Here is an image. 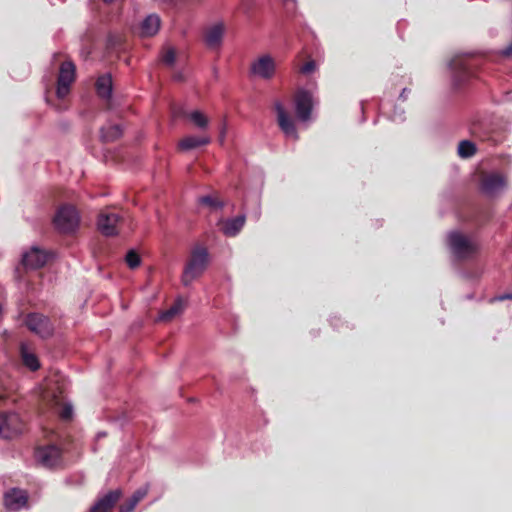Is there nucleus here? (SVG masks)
<instances>
[{"instance_id":"nucleus-1","label":"nucleus","mask_w":512,"mask_h":512,"mask_svg":"<svg viewBox=\"0 0 512 512\" xmlns=\"http://www.w3.org/2000/svg\"><path fill=\"white\" fill-rule=\"evenodd\" d=\"M209 262V254L205 247L197 246L192 249L185 264L181 281L184 286L190 285L206 270Z\"/></svg>"},{"instance_id":"nucleus-2","label":"nucleus","mask_w":512,"mask_h":512,"mask_svg":"<svg viewBox=\"0 0 512 512\" xmlns=\"http://www.w3.org/2000/svg\"><path fill=\"white\" fill-rule=\"evenodd\" d=\"M53 224L56 230L60 233H73L78 229L80 225L79 212L73 205H63L57 210L53 218Z\"/></svg>"},{"instance_id":"nucleus-3","label":"nucleus","mask_w":512,"mask_h":512,"mask_svg":"<svg viewBox=\"0 0 512 512\" xmlns=\"http://www.w3.org/2000/svg\"><path fill=\"white\" fill-rule=\"evenodd\" d=\"M448 243L454 256L458 260L473 257L478 252V244L460 232H451L448 235Z\"/></svg>"},{"instance_id":"nucleus-4","label":"nucleus","mask_w":512,"mask_h":512,"mask_svg":"<svg viewBox=\"0 0 512 512\" xmlns=\"http://www.w3.org/2000/svg\"><path fill=\"white\" fill-rule=\"evenodd\" d=\"M478 66L479 59L473 54L457 55L450 61V67L459 83L472 77Z\"/></svg>"},{"instance_id":"nucleus-5","label":"nucleus","mask_w":512,"mask_h":512,"mask_svg":"<svg viewBox=\"0 0 512 512\" xmlns=\"http://www.w3.org/2000/svg\"><path fill=\"white\" fill-rule=\"evenodd\" d=\"M25 325L29 331L42 339H48L54 335V325L50 318L44 314L36 312L27 314Z\"/></svg>"},{"instance_id":"nucleus-6","label":"nucleus","mask_w":512,"mask_h":512,"mask_svg":"<svg viewBox=\"0 0 512 512\" xmlns=\"http://www.w3.org/2000/svg\"><path fill=\"white\" fill-rule=\"evenodd\" d=\"M34 458L45 468H55L62 462V450L56 445L39 446L34 451Z\"/></svg>"},{"instance_id":"nucleus-7","label":"nucleus","mask_w":512,"mask_h":512,"mask_svg":"<svg viewBox=\"0 0 512 512\" xmlns=\"http://www.w3.org/2000/svg\"><path fill=\"white\" fill-rule=\"evenodd\" d=\"M76 78V66L72 61H65L60 65L57 79L56 94L58 98H64L70 92V87Z\"/></svg>"},{"instance_id":"nucleus-8","label":"nucleus","mask_w":512,"mask_h":512,"mask_svg":"<svg viewBox=\"0 0 512 512\" xmlns=\"http://www.w3.org/2000/svg\"><path fill=\"white\" fill-rule=\"evenodd\" d=\"M24 427L25 424L18 414L0 412V437L14 438L23 432Z\"/></svg>"},{"instance_id":"nucleus-9","label":"nucleus","mask_w":512,"mask_h":512,"mask_svg":"<svg viewBox=\"0 0 512 512\" xmlns=\"http://www.w3.org/2000/svg\"><path fill=\"white\" fill-rule=\"evenodd\" d=\"M296 116L300 121H308L311 116L313 100L312 94L304 89H298L294 95Z\"/></svg>"},{"instance_id":"nucleus-10","label":"nucleus","mask_w":512,"mask_h":512,"mask_svg":"<svg viewBox=\"0 0 512 512\" xmlns=\"http://www.w3.org/2000/svg\"><path fill=\"white\" fill-rule=\"evenodd\" d=\"M28 493L20 488H11L3 495V504L8 511H18L28 504Z\"/></svg>"},{"instance_id":"nucleus-11","label":"nucleus","mask_w":512,"mask_h":512,"mask_svg":"<svg viewBox=\"0 0 512 512\" xmlns=\"http://www.w3.org/2000/svg\"><path fill=\"white\" fill-rule=\"evenodd\" d=\"M120 216L117 213L103 210L100 212L97 220L98 230L105 236H115L118 234V224Z\"/></svg>"},{"instance_id":"nucleus-12","label":"nucleus","mask_w":512,"mask_h":512,"mask_svg":"<svg viewBox=\"0 0 512 512\" xmlns=\"http://www.w3.org/2000/svg\"><path fill=\"white\" fill-rule=\"evenodd\" d=\"M275 108L277 112V120L280 129L284 132V134L287 137H290L293 140H297L298 133L292 117L286 112V110L280 103H277Z\"/></svg>"},{"instance_id":"nucleus-13","label":"nucleus","mask_w":512,"mask_h":512,"mask_svg":"<svg viewBox=\"0 0 512 512\" xmlns=\"http://www.w3.org/2000/svg\"><path fill=\"white\" fill-rule=\"evenodd\" d=\"M506 185L505 177L500 173L485 174L482 177L481 188L486 194H494Z\"/></svg>"},{"instance_id":"nucleus-14","label":"nucleus","mask_w":512,"mask_h":512,"mask_svg":"<svg viewBox=\"0 0 512 512\" xmlns=\"http://www.w3.org/2000/svg\"><path fill=\"white\" fill-rule=\"evenodd\" d=\"M47 254L39 248L33 247L23 255L22 263L26 268L38 269L47 262Z\"/></svg>"},{"instance_id":"nucleus-15","label":"nucleus","mask_w":512,"mask_h":512,"mask_svg":"<svg viewBox=\"0 0 512 512\" xmlns=\"http://www.w3.org/2000/svg\"><path fill=\"white\" fill-rule=\"evenodd\" d=\"M121 497L120 490H113L108 492L100 498L91 508L90 512H111L112 508L119 501Z\"/></svg>"},{"instance_id":"nucleus-16","label":"nucleus","mask_w":512,"mask_h":512,"mask_svg":"<svg viewBox=\"0 0 512 512\" xmlns=\"http://www.w3.org/2000/svg\"><path fill=\"white\" fill-rule=\"evenodd\" d=\"M244 223L245 217L240 215L233 219H220L217 226L225 236L233 237L242 229Z\"/></svg>"},{"instance_id":"nucleus-17","label":"nucleus","mask_w":512,"mask_h":512,"mask_svg":"<svg viewBox=\"0 0 512 512\" xmlns=\"http://www.w3.org/2000/svg\"><path fill=\"white\" fill-rule=\"evenodd\" d=\"M276 72L274 59L269 55L258 57V78L272 79Z\"/></svg>"},{"instance_id":"nucleus-18","label":"nucleus","mask_w":512,"mask_h":512,"mask_svg":"<svg viewBox=\"0 0 512 512\" xmlns=\"http://www.w3.org/2000/svg\"><path fill=\"white\" fill-rule=\"evenodd\" d=\"M210 142L211 138L207 135L186 136L179 141L178 148L181 151H188L201 146L208 145Z\"/></svg>"},{"instance_id":"nucleus-19","label":"nucleus","mask_w":512,"mask_h":512,"mask_svg":"<svg viewBox=\"0 0 512 512\" xmlns=\"http://www.w3.org/2000/svg\"><path fill=\"white\" fill-rule=\"evenodd\" d=\"M224 34V25L222 23L215 24L205 33V43L209 48H218L222 42Z\"/></svg>"},{"instance_id":"nucleus-20","label":"nucleus","mask_w":512,"mask_h":512,"mask_svg":"<svg viewBox=\"0 0 512 512\" xmlns=\"http://www.w3.org/2000/svg\"><path fill=\"white\" fill-rule=\"evenodd\" d=\"M96 92L99 97L109 100L112 95V77L110 74H104L98 77L96 81Z\"/></svg>"},{"instance_id":"nucleus-21","label":"nucleus","mask_w":512,"mask_h":512,"mask_svg":"<svg viewBox=\"0 0 512 512\" xmlns=\"http://www.w3.org/2000/svg\"><path fill=\"white\" fill-rule=\"evenodd\" d=\"M161 20L159 16L151 14L147 16L141 25V33L144 36H154L160 29Z\"/></svg>"},{"instance_id":"nucleus-22","label":"nucleus","mask_w":512,"mask_h":512,"mask_svg":"<svg viewBox=\"0 0 512 512\" xmlns=\"http://www.w3.org/2000/svg\"><path fill=\"white\" fill-rule=\"evenodd\" d=\"M21 356L24 365L31 371H36L40 368V363L37 356L34 353L29 352L28 349L23 345L21 346Z\"/></svg>"},{"instance_id":"nucleus-23","label":"nucleus","mask_w":512,"mask_h":512,"mask_svg":"<svg viewBox=\"0 0 512 512\" xmlns=\"http://www.w3.org/2000/svg\"><path fill=\"white\" fill-rule=\"evenodd\" d=\"M190 121L201 130H206L209 125L208 117L199 110H194L188 114Z\"/></svg>"},{"instance_id":"nucleus-24","label":"nucleus","mask_w":512,"mask_h":512,"mask_svg":"<svg viewBox=\"0 0 512 512\" xmlns=\"http://www.w3.org/2000/svg\"><path fill=\"white\" fill-rule=\"evenodd\" d=\"M476 145L469 140H462L458 145V154L461 158H470L476 154Z\"/></svg>"},{"instance_id":"nucleus-25","label":"nucleus","mask_w":512,"mask_h":512,"mask_svg":"<svg viewBox=\"0 0 512 512\" xmlns=\"http://www.w3.org/2000/svg\"><path fill=\"white\" fill-rule=\"evenodd\" d=\"M199 203L214 210L222 209L224 206V203L216 195L202 196L199 198Z\"/></svg>"},{"instance_id":"nucleus-26","label":"nucleus","mask_w":512,"mask_h":512,"mask_svg":"<svg viewBox=\"0 0 512 512\" xmlns=\"http://www.w3.org/2000/svg\"><path fill=\"white\" fill-rule=\"evenodd\" d=\"M472 210H473V214L471 216H464L461 214L460 217L464 221H473L476 224H479V225L482 224L487 218L486 212H482L476 207H473Z\"/></svg>"},{"instance_id":"nucleus-27","label":"nucleus","mask_w":512,"mask_h":512,"mask_svg":"<svg viewBox=\"0 0 512 512\" xmlns=\"http://www.w3.org/2000/svg\"><path fill=\"white\" fill-rule=\"evenodd\" d=\"M182 310L181 304L176 303L173 306H171L168 310L162 312L159 316V319L161 321H170L172 318H174L178 313H180Z\"/></svg>"},{"instance_id":"nucleus-28","label":"nucleus","mask_w":512,"mask_h":512,"mask_svg":"<svg viewBox=\"0 0 512 512\" xmlns=\"http://www.w3.org/2000/svg\"><path fill=\"white\" fill-rule=\"evenodd\" d=\"M125 261L131 269H135L141 264V258L139 254L134 250L128 251L125 257Z\"/></svg>"},{"instance_id":"nucleus-29","label":"nucleus","mask_w":512,"mask_h":512,"mask_svg":"<svg viewBox=\"0 0 512 512\" xmlns=\"http://www.w3.org/2000/svg\"><path fill=\"white\" fill-rule=\"evenodd\" d=\"M122 131L119 126L114 125L107 129L106 132L103 133V138L105 141H112L120 137Z\"/></svg>"},{"instance_id":"nucleus-30","label":"nucleus","mask_w":512,"mask_h":512,"mask_svg":"<svg viewBox=\"0 0 512 512\" xmlns=\"http://www.w3.org/2000/svg\"><path fill=\"white\" fill-rule=\"evenodd\" d=\"M175 59H176V53H175V50H174L173 48H169V49H167V50L163 53L162 61H163L164 63H166L167 65H172V64H174Z\"/></svg>"},{"instance_id":"nucleus-31","label":"nucleus","mask_w":512,"mask_h":512,"mask_svg":"<svg viewBox=\"0 0 512 512\" xmlns=\"http://www.w3.org/2000/svg\"><path fill=\"white\" fill-rule=\"evenodd\" d=\"M147 493V488H140L136 490L129 499L137 505L147 495Z\"/></svg>"},{"instance_id":"nucleus-32","label":"nucleus","mask_w":512,"mask_h":512,"mask_svg":"<svg viewBox=\"0 0 512 512\" xmlns=\"http://www.w3.org/2000/svg\"><path fill=\"white\" fill-rule=\"evenodd\" d=\"M287 15L292 16L296 11V0H282Z\"/></svg>"},{"instance_id":"nucleus-33","label":"nucleus","mask_w":512,"mask_h":512,"mask_svg":"<svg viewBox=\"0 0 512 512\" xmlns=\"http://www.w3.org/2000/svg\"><path fill=\"white\" fill-rule=\"evenodd\" d=\"M72 407L69 404H64L61 408L59 416L64 420H70L72 418Z\"/></svg>"},{"instance_id":"nucleus-34","label":"nucleus","mask_w":512,"mask_h":512,"mask_svg":"<svg viewBox=\"0 0 512 512\" xmlns=\"http://www.w3.org/2000/svg\"><path fill=\"white\" fill-rule=\"evenodd\" d=\"M315 68H316L315 62L313 60H310V61L306 62L304 65H302L299 71L302 74H310L315 70Z\"/></svg>"},{"instance_id":"nucleus-35","label":"nucleus","mask_w":512,"mask_h":512,"mask_svg":"<svg viewBox=\"0 0 512 512\" xmlns=\"http://www.w3.org/2000/svg\"><path fill=\"white\" fill-rule=\"evenodd\" d=\"M136 507V504L133 503L130 499H128L125 503H123L120 508L119 512H131Z\"/></svg>"},{"instance_id":"nucleus-36","label":"nucleus","mask_w":512,"mask_h":512,"mask_svg":"<svg viewBox=\"0 0 512 512\" xmlns=\"http://www.w3.org/2000/svg\"><path fill=\"white\" fill-rule=\"evenodd\" d=\"M62 399H63V397H62V392H61V391H59V393H58V394H53V395H52V399H51V401H52L55 405H59V404H61V403H62Z\"/></svg>"},{"instance_id":"nucleus-37","label":"nucleus","mask_w":512,"mask_h":512,"mask_svg":"<svg viewBox=\"0 0 512 512\" xmlns=\"http://www.w3.org/2000/svg\"><path fill=\"white\" fill-rule=\"evenodd\" d=\"M502 55L504 57H509L512 55V42L502 51Z\"/></svg>"},{"instance_id":"nucleus-38","label":"nucleus","mask_w":512,"mask_h":512,"mask_svg":"<svg viewBox=\"0 0 512 512\" xmlns=\"http://www.w3.org/2000/svg\"><path fill=\"white\" fill-rule=\"evenodd\" d=\"M506 299H512V294H510V293L502 294L500 296L495 297L492 301H494V300L504 301Z\"/></svg>"},{"instance_id":"nucleus-39","label":"nucleus","mask_w":512,"mask_h":512,"mask_svg":"<svg viewBox=\"0 0 512 512\" xmlns=\"http://www.w3.org/2000/svg\"><path fill=\"white\" fill-rule=\"evenodd\" d=\"M409 92H410V90H409V89L404 88V89L402 90L401 94H400V97H401V98H403V99H405V98H406V93H409Z\"/></svg>"},{"instance_id":"nucleus-40","label":"nucleus","mask_w":512,"mask_h":512,"mask_svg":"<svg viewBox=\"0 0 512 512\" xmlns=\"http://www.w3.org/2000/svg\"><path fill=\"white\" fill-rule=\"evenodd\" d=\"M250 69L252 73H256V63H252Z\"/></svg>"}]
</instances>
